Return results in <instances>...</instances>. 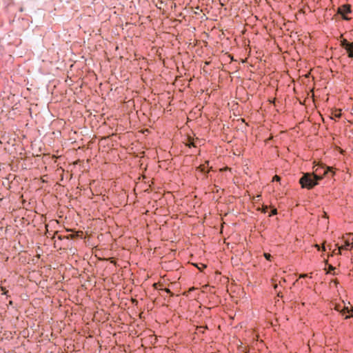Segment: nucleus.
I'll return each mask as SVG.
<instances>
[{
  "label": "nucleus",
  "instance_id": "obj_3",
  "mask_svg": "<svg viewBox=\"0 0 353 353\" xmlns=\"http://www.w3.org/2000/svg\"><path fill=\"white\" fill-rule=\"evenodd\" d=\"M351 8L350 5H343L339 8L338 12L342 16L344 20L348 21L350 18L347 16V14L351 12Z\"/></svg>",
  "mask_w": 353,
  "mask_h": 353
},
{
  "label": "nucleus",
  "instance_id": "obj_10",
  "mask_svg": "<svg viewBox=\"0 0 353 353\" xmlns=\"http://www.w3.org/2000/svg\"><path fill=\"white\" fill-rule=\"evenodd\" d=\"M306 276H307V275H306V274H303V275H301V278H305V277H306Z\"/></svg>",
  "mask_w": 353,
  "mask_h": 353
},
{
  "label": "nucleus",
  "instance_id": "obj_1",
  "mask_svg": "<svg viewBox=\"0 0 353 353\" xmlns=\"http://www.w3.org/2000/svg\"><path fill=\"white\" fill-rule=\"evenodd\" d=\"M321 170H323V175H325L329 171V168L325 170L324 168H317L315 170L316 172V174H312L309 172L304 173L301 178L299 179V183L301 185V188L312 189L315 185H316L318 184V181L323 178V176H321Z\"/></svg>",
  "mask_w": 353,
  "mask_h": 353
},
{
  "label": "nucleus",
  "instance_id": "obj_4",
  "mask_svg": "<svg viewBox=\"0 0 353 353\" xmlns=\"http://www.w3.org/2000/svg\"><path fill=\"white\" fill-rule=\"evenodd\" d=\"M341 312H342L343 314H344L345 313H350V310L347 307H345Z\"/></svg>",
  "mask_w": 353,
  "mask_h": 353
},
{
  "label": "nucleus",
  "instance_id": "obj_5",
  "mask_svg": "<svg viewBox=\"0 0 353 353\" xmlns=\"http://www.w3.org/2000/svg\"><path fill=\"white\" fill-rule=\"evenodd\" d=\"M1 290L2 291V294L6 295L8 293V291L6 290V288L3 286H1Z\"/></svg>",
  "mask_w": 353,
  "mask_h": 353
},
{
  "label": "nucleus",
  "instance_id": "obj_9",
  "mask_svg": "<svg viewBox=\"0 0 353 353\" xmlns=\"http://www.w3.org/2000/svg\"><path fill=\"white\" fill-rule=\"evenodd\" d=\"M276 214V210H274L272 212V214Z\"/></svg>",
  "mask_w": 353,
  "mask_h": 353
},
{
  "label": "nucleus",
  "instance_id": "obj_8",
  "mask_svg": "<svg viewBox=\"0 0 353 353\" xmlns=\"http://www.w3.org/2000/svg\"><path fill=\"white\" fill-rule=\"evenodd\" d=\"M350 245V244L349 243H346L345 248L348 249Z\"/></svg>",
  "mask_w": 353,
  "mask_h": 353
},
{
  "label": "nucleus",
  "instance_id": "obj_6",
  "mask_svg": "<svg viewBox=\"0 0 353 353\" xmlns=\"http://www.w3.org/2000/svg\"><path fill=\"white\" fill-rule=\"evenodd\" d=\"M264 256L265 257V259L267 260H269V261L270 260V259L272 257V256L270 254H268V253H265L264 254Z\"/></svg>",
  "mask_w": 353,
  "mask_h": 353
},
{
  "label": "nucleus",
  "instance_id": "obj_7",
  "mask_svg": "<svg viewBox=\"0 0 353 353\" xmlns=\"http://www.w3.org/2000/svg\"><path fill=\"white\" fill-rule=\"evenodd\" d=\"M280 179H281V178L277 175H275L273 178V181H279Z\"/></svg>",
  "mask_w": 353,
  "mask_h": 353
},
{
  "label": "nucleus",
  "instance_id": "obj_11",
  "mask_svg": "<svg viewBox=\"0 0 353 353\" xmlns=\"http://www.w3.org/2000/svg\"><path fill=\"white\" fill-rule=\"evenodd\" d=\"M350 318V316H346L345 319Z\"/></svg>",
  "mask_w": 353,
  "mask_h": 353
},
{
  "label": "nucleus",
  "instance_id": "obj_2",
  "mask_svg": "<svg viewBox=\"0 0 353 353\" xmlns=\"http://www.w3.org/2000/svg\"><path fill=\"white\" fill-rule=\"evenodd\" d=\"M341 46L345 49L349 57L353 58V42L350 43L347 39H343L341 41Z\"/></svg>",
  "mask_w": 353,
  "mask_h": 353
}]
</instances>
